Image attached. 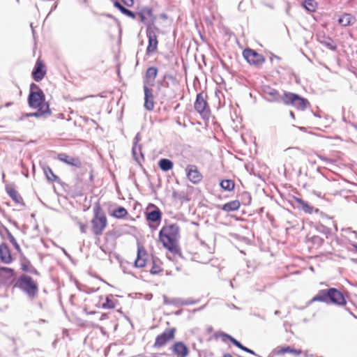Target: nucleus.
<instances>
[{
    "mask_svg": "<svg viewBox=\"0 0 357 357\" xmlns=\"http://www.w3.org/2000/svg\"><path fill=\"white\" fill-rule=\"evenodd\" d=\"M179 230L177 224H171L162 227L159 232V239L162 245L172 253L178 252L176 241L179 238Z\"/></svg>",
    "mask_w": 357,
    "mask_h": 357,
    "instance_id": "1",
    "label": "nucleus"
},
{
    "mask_svg": "<svg viewBox=\"0 0 357 357\" xmlns=\"http://www.w3.org/2000/svg\"><path fill=\"white\" fill-rule=\"evenodd\" d=\"M312 301H321L326 303H332L338 305H344L347 303L342 293L335 288L320 290L312 298Z\"/></svg>",
    "mask_w": 357,
    "mask_h": 357,
    "instance_id": "2",
    "label": "nucleus"
},
{
    "mask_svg": "<svg viewBox=\"0 0 357 357\" xmlns=\"http://www.w3.org/2000/svg\"><path fill=\"white\" fill-rule=\"evenodd\" d=\"M93 218L91 220L92 230L95 235H101L107 227V220L106 215L99 204H96L93 207Z\"/></svg>",
    "mask_w": 357,
    "mask_h": 357,
    "instance_id": "3",
    "label": "nucleus"
},
{
    "mask_svg": "<svg viewBox=\"0 0 357 357\" xmlns=\"http://www.w3.org/2000/svg\"><path fill=\"white\" fill-rule=\"evenodd\" d=\"M15 287L24 291L30 299H33L38 293L37 283L27 275H22L17 280Z\"/></svg>",
    "mask_w": 357,
    "mask_h": 357,
    "instance_id": "4",
    "label": "nucleus"
},
{
    "mask_svg": "<svg viewBox=\"0 0 357 357\" xmlns=\"http://www.w3.org/2000/svg\"><path fill=\"white\" fill-rule=\"evenodd\" d=\"M282 102L287 105H291L298 110L303 111L310 106L309 101L298 94L284 92L282 95Z\"/></svg>",
    "mask_w": 357,
    "mask_h": 357,
    "instance_id": "5",
    "label": "nucleus"
},
{
    "mask_svg": "<svg viewBox=\"0 0 357 357\" xmlns=\"http://www.w3.org/2000/svg\"><path fill=\"white\" fill-rule=\"evenodd\" d=\"M194 107L203 118H208L209 116L210 108L202 93L197 95Z\"/></svg>",
    "mask_w": 357,
    "mask_h": 357,
    "instance_id": "6",
    "label": "nucleus"
},
{
    "mask_svg": "<svg viewBox=\"0 0 357 357\" xmlns=\"http://www.w3.org/2000/svg\"><path fill=\"white\" fill-rule=\"evenodd\" d=\"M28 103L29 107L33 109L40 108L42 105L48 104L45 102V95L41 89L38 91H30Z\"/></svg>",
    "mask_w": 357,
    "mask_h": 357,
    "instance_id": "7",
    "label": "nucleus"
},
{
    "mask_svg": "<svg viewBox=\"0 0 357 357\" xmlns=\"http://www.w3.org/2000/svg\"><path fill=\"white\" fill-rule=\"evenodd\" d=\"M243 56L252 65L260 66L265 61V59L261 54L250 48L243 50Z\"/></svg>",
    "mask_w": 357,
    "mask_h": 357,
    "instance_id": "8",
    "label": "nucleus"
},
{
    "mask_svg": "<svg viewBox=\"0 0 357 357\" xmlns=\"http://www.w3.org/2000/svg\"><path fill=\"white\" fill-rule=\"evenodd\" d=\"M176 331L175 328L165 329L162 334L156 337L153 347L160 348L165 346L167 342L174 338Z\"/></svg>",
    "mask_w": 357,
    "mask_h": 357,
    "instance_id": "9",
    "label": "nucleus"
},
{
    "mask_svg": "<svg viewBox=\"0 0 357 357\" xmlns=\"http://www.w3.org/2000/svg\"><path fill=\"white\" fill-rule=\"evenodd\" d=\"M186 176L188 180L194 184L199 183L203 176L195 165H188L185 168Z\"/></svg>",
    "mask_w": 357,
    "mask_h": 357,
    "instance_id": "10",
    "label": "nucleus"
},
{
    "mask_svg": "<svg viewBox=\"0 0 357 357\" xmlns=\"http://www.w3.org/2000/svg\"><path fill=\"white\" fill-rule=\"evenodd\" d=\"M146 35L149 39V44L146 48V53L151 54L157 50L158 40L155 31L153 27H148Z\"/></svg>",
    "mask_w": 357,
    "mask_h": 357,
    "instance_id": "11",
    "label": "nucleus"
},
{
    "mask_svg": "<svg viewBox=\"0 0 357 357\" xmlns=\"http://www.w3.org/2000/svg\"><path fill=\"white\" fill-rule=\"evenodd\" d=\"M171 350L176 357H188L190 354L189 349L183 342H174L171 347Z\"/></svg>",
    "mask_w": 357,
    "mask_h": 357,
    "instance_id": "12",
    "label": "nucleus"
},
{
    "mask_svg": "<svg viewBox=\"0 0 357 357\" xmlns=\"http://www.w3.org/2000/svg\"><path fill=\"white\" fill-rule=\"evenodd\" d=\"M138 15L140 18V20L147 26V28L153 27L152 25L153 24L155 17L151 9H143L141 12L139 13Z\"/></svg>",
    "mask_w": 357,
    "mask_h": 357,
    "instance_id": "13",
    "label": "nucleus"
},
{
    "mask_svg": "<svg viewBox=\"0 0 357 357\" xmlns=\"http://www.w3.org/2000/svg\"><path fill=\"white\" fill-rule=\"evenodd\" d=\"M264 94L266 100L269 102H280L282 100V96H280L278 91L270 86L264 87Z\"/></svg>",
    "mask_w": 357,
    "mask_h": 357,
    "instance_id": "14",
    "label": "nucleus"
},
{
    "mask_svg": "<svg viewBox=\"0 0 357 357\" xmlns=\"http://www.w3.org/2000/svg\"><path fill=\"white\" fill-rule=\"evenodd\" d=\"M13 277V269L7 267L0 268V286L11 282Z\"/></svg>",
    "mask_w": 357,
    "mask_h": 357,
    "instance_id": "15",
    "label": "nucleus"
},
{
    "mask_svg": "<svg viewBox=\"0 0 357 357\" xmlns=\"http://www.w3.org/2000/svg\"><path fill=\"white\" fill-rule=\"evenodd\" d=\"M144 107L148 111H152L154 108L153 95L151 89L147 86H144Z\"/></svg>",
    "mask_w": 357,
    "mask_h": 357,
    "instance_id": "16",
    "label": "nucleus"
},
{
    "mask_svg": "<svg viewBox=\"0 0 357 357\" xmlns=\"http://www.w3.org/2000/svg\"><path fill=\"white\" fill-rule=\"evenodd\" d=\"M44 68L45 66L43 63L40 61L38 60L32 71V77L35 81L40 82L43 79L46 73Z\"/></svg>",
    "mask_w": 357,
    "mask_h": 357,
    "instance_id": "17",
    "label": "nucleus"
},
{
    "mask_svg": "<svg viewBox=\"0 0 357 357\" xmlns=\"http://www.w3.org/2000/svg\"><path fill=\"white\" fill-rule=\"evenodd\" d=\"M58 158L66 164L75 167H81L82 166V162L78 158L72 157L66 153L59 154Z\"/></svg>",
    "mask_w": 357,
    "mask_h": 357,
    "instance_id": "18",
    "label": "nucleus"
},
{
    "mask_svg": "<svg viewBox=\"0 0 357 357\" xmlns=\"http://www.w3.org/2000/svg\"><path fill=\"white\" fill-rule=\"evenodd\" d=\"M146 252L142 246L137 248V257L135 261V266L137 268H143L146 266V259L145 258Z\"/></svg>",
    "mask_w": 357,
    "mask_h": 357,
    "instance_id": "19",
    "label": "nucleus"
},
{
    "mask_svg": "<svg viewBox=\"0 0 357 357\" xmlns=\"http://www.w3.org/2000/svg\"><path fill=\"white\" fill-rule=\"evenodd\" d=\"M50 109L49 104H45L42 105L41 107L38 108V109L36 112H31V113H26L24 116L25 117H30V116H35V117H40V116H47L50 115Z\"/></svg>",
    "mask_w": 357,
    "mask_h": 357,
    "instance_id": "20",
    "label": "nucleus"
},
{
    "mask_svg": "<svg viewBox=\"0 0 357 357\" xmlns=\"http://www.w3.org/2000/svg\"><path fill=\"white\" fill-rule=\"evenodd\" d=\"M215 338L220 337L222 341L224 342H225L228 340L230 342H231L232 344H234L236 347H237L238 348L241 349V350L243 349V348L244 347L240 342L236 340L232 336H231L230 335L227 334V333H225L224 332H217V333H215Z\"/></svg>",
    "mask_w": 357,
    "mask_h": 357,
    "instance_id": "21",
    "label": "nucleus"
},
{
    "mask_svg": "<svg viewBox=\"0 0 357 357\" xmlns=\"http://www.w3.org/2000/svg\"><path fill=\"white\" fill-rule=\"evenodd\" d=\"M0 259L5 264H9L12 261L10 250L6 243L0 245Z\"/></svg>",
    "mask_w": 357,
    "mask_h": 357,
    "instance_id": "22",
    "label": "nucleus"
},
{
    "mask_svg": "<svg viewBox=\"0 0 357 357\" xmlns=\"http://www.w3.org/2000/svg\"><path fill=\"white\" fill-rule=\"evenodd\" d=\"M294 200L297 204V207L303 210L306 213L312 214L314 211L312 206L310 205L307 202L304 201L301 198L294 197ZM315 211L317 212L318 209H315Z\"/></svg>",
    "mask_w": 357,
    "mask_h": 357,
    "instance_id": "23",
    "label": "nucleus"
},
{
    "mask_svg": "<svg viewBox=\"0 0 357 357\" xmlns=\"http://www.w3.org/2000/svg\"><path fill=\"white\" fill-rule=\"evenodd\" d=\"M162 213L157 207L153 211L146 213V219L153 222H160L161 220Z\"/></svg>",
    "mask_w": 357,
    "mask_h": 357,
    "instance_id": "24",
    "label": "nucleus"
},
{
    "mask_svg": "<svg viewBox=\"0 0 357 357\" xmlns=\"http://www.w3.org/2000/svg\"><path fill=\"white\" fill-rule=\"evenodd\" d=\"M241 204L238 200H233L228 203L225 204L222 206V210L226 212H231L236 211L239 208Z\"/></svg>",
    "mask_w": 357,
    "mask_h": 357,
    "instance_id": "25",
    "label": "nucleus"
},
{
    "mask_svg": "<svg viewBox=\"0 0 357 357\" xmlns=\"http://www.w3.org/2000/svg\"><path fill=\"white\" fill-rule=\"evenodd\" d=\"M158 166L163 172H167L173 168V162L167 158H162L158 162Z\"/></svg>",
    "mask_w": 357,
    "mask_h": 357,
    "instance_id": "26",
    "label": "nucleus"
},
{
    "mask_svg": "<svg viewBox=\"0 0 357 357\" xmlns=\"http://www.w3.org/2000/svg\"><path fill=\"white\" fill-rule=\"evenodd\" d=\"M114 6L116 8H118L119 10H121V12L122 13H123L124 15H126L131 18H133V19L135 17V14L132 11H131V10H128V8H125L124 6H123L121 5V3H119V1H114Z\"/></svg>",
    "mask_w": 357,
    "mask_h": 357,
    "instance_id": "27",
    "label": "nucleus"
},
{
    "mask_svg": "<svg viewBox=\"0 0 357 357\" xmlns=\"http://www.w3.org/2000/svg\"><path fill=\"white\" fill-rule=\"evenodd\" d=\"M354 20V18L351 14H344L339 18L338 22L342 26H346L351 24Z\"/></svg>",
    "mask_w": 357,
    "mask_h": 357,
    "instance_id": "28",
    "label": "nucleus"
},
{
    "mask_svg": "<svg viewBox=\"0 0 357 357\" xmlns=\"http://www.w3.org/2000/svg\"><path fill=\"white\" fill-rule=\"evenodd\" d=\"M6 191L14 202L18 204L22 203V197L14 188H6Z\"/></svg>",
    "mask_w": 357,
    "mask_h": 357,
    "instance_id": "29",
    "label": "nucleus"
},
{
    "mask_svg": "<svg viewBox=\"0 0 357 357\" xmlns=\"http://www.w3.org/2000/svg\"><path fill=\"white\" fill-rule=\"evenodd\" d=\"M303 6L307 11L314 12L317 7V3L314 0H304Z\"/></svg>",
    "mask_w": 357,
    "mask_h": 357,
    "instance_id": "30",
    "label": "nucleus"
},
{
    "mask_svg": "<svg viewBox=\"0 0 357 357\" xmlns=\"http://www.w3.org/2000/svg\"><path fill=\"white\" fill-rule=\"evenodd\" d=\"M158 69L155 67H150L146 70V79L150 81H153L157 77Z\"/></svg>",
    "mask_w": 357,
    "mask_h": 357,
    "instance_id": "31",
    "label": "nucleus"
},
{
    "mask_svg": "<svg viewBox=\"0 0 357 357\" xmlns=\"http://www.w3.org/2000/svg\"><path fill=\"white\" fill-rule=\"evenodd\" d=\"M220 186L226 191H231L234 188V183L232 180L225 179L220 182Z\"/></svg>",
    "mask_w": 357,
    "mask_h": 357,
    "instance_id": "32",
    "label": "nucleus"
},
{
    "mask_svg": "<svg viewBox=\"0 0 357 357\" xmlns=\"http://www.w3.org/2000/svg\"><path fill=\"white\" fill-rule=\"evenodd\" d=\"M43 172L48 181H56L58 179V177L53 173L52 169L50 167H44Z\"/></svg>",
    "mask_w": 357,
    "mask_h": 357,
    "instance_id": "33",
    "label": "nucleus"
},
{
    "mask_svg": "<svg viewBox=\"0 0 357 357\" xmlns=\"http://www.w3.org/2000/svg\"><path fill=\"white\" fill-rule=\"evenodd\" d=\"M286 353H290V354H294L295 356H298V355L301 354V350L294 349H291L290 347H285L281 348L278 351V354H284Z\"/></svg>",
    "mask_w": 357,
    "mask_h": 357,
    "instance_id": "34",
    "label": "nucleus"
},
{
    "mask_svg": "<svg viewBox=\"0 0 357 357\" xmlns=\"http://www.w3.org/2000/svg\"><path fill=\"white\" fill-rule=\"evenodd\" d=\"M181 299L178 298H169L167 296H163V303L165 305H181Z\"/></svg>",
    "mask_w": 357,
    "mask_h": 357,
    "instance_id": "35",
    "label": "nucleus"
},
{
    "mask_svg": "<svg viewBox=\"0 0 357 357\" xmlns=\"http://www.w3.org/2000/svg\"><path fill=\"white\" fill-rule=\"evenodd\" d=\"M127 214H128L127 210L123 206L118 207L113 212V215L117 218H124Z\"/></svg>",
    "mask_w": 357,
    "mask_h": 357,
    "instance_id": "36",
    "label": "nucleus"
},
{
    "mask_svg": "<svg viewBox=\"0 0 357 357\" xmlns=\"http://www.w3.org/2000/svg\"><path fill=\"white\" fill-rule=\"evenodd\" d=\"M132 151L133 157L135 158V159L136 160H138L139 155L141 157L143 156V155L142 153V146L140 144H133Z\"/></svg>",
    "mask_w": 357,
    "mask_h": 357,
    "instance_id": "37",
    "label": "nucleus"
},
{
    "mask_svg": "<svg viewBox=\"0 0 357 357\" xmlns=\"http://www.w3.org/2000/svg\"><path fill=\"white\" fill-rule=\"evenodd\" d=\"M6 233L8 234V238L10 242L13 244V245L15 247V248L16 250H20V245L17 243V242L15 240V238H14V236L12 235V234L7 229H6Z\"/></svg>",
    "mask_w": 357,
    "mask_h": 357,
    "instance_id": "38",
    "label": "nucleus"
},
{
    "mask_svg": "<svg viewBox=\"0 0 357 357\" xmlns=\"http://www.w3.org/2000/svg\"><path fill=\"white\" fill-rule=\"evenodd\" d=\"M326 47H327L328 49L331 50H335L337 47L334 44L333 40L331 38H328L325 40L324 41L321 42Z\"/></svg>",
    "mask_w": 357,
    "mask_h": 357,
    "instance_id": "39",
    "label": "nucleus"
},
{
    "mask_svg": "<svg viewBox=\"0 0 357 357\" xmlns=\"http://www.w3.org/2000/svg\"><path fill=\"white\" fill-rule=\"evenodd\" d=\"M103 308L112 309L115 307L114 303L108 296L106 298V301L102 305Z\"/></svg>",
    "mask_w": 357,
    "mask_h": 357,
    "instance_id": "40",
    "label": "nucleus"
},
{
    "mask_svg": "<svg viewBox=\"0 0 357 357\" xmlns=\"http://www.w3.org/2000/svg\"><path fill=\"white\" fill-rule=\"evenodd\" d=\"M196 303H197V301H195L191 298H188L186 300L181 299V305H190L195 304Z\"/></svg>",
    "mask_w": 357,
    "mask_h": 357,
    "instance_id": "41",
    "label": "nucleus"
},
{
    "mask_svg": "<svg viewBox=\"0 0 357 357\" xmlns=\"http://www.w3.org/2000/svg\"><path fill=\"white\" fill-rule=\"evenodd\" d=\"M160 271H161V269H160V266L153 264L150 272L151 274H157L159 272H160Z\"/></svg>",
    "mask_w": 357,
    "mask_h": 357,
    "instance_id": "42",
    "label": "nucleus"
},
{
    "mask_svg": "<svg viewBox=\"0 0 357 357\" xmlns=\"http://www.w3.org/2000/svg\"><path fill=\"white\" fill-rule=\"evenodd\" d=\"M345 231H349V232L351 234V238H357V232H356V231H352L351 228H347V229H346V230H345Z\"/></svg>",
    "mask_w": 357,
    "mask_h": 357,
    "instance_id": "43",
    "label": "nucleus"
},
{
    "mask_svg": "<svg viewBox=\"0 0 357 357\" xmlns=\"http://www.w3.org/2000/svg\"><path fill=\"white\" fill-rule=\"evenodd\" d=\"M141 140V135L140 133H137L135 138H134V142H133V144H139V142Z\"/></svg>",
    "mask_w": 357,
    "mask_h": 357,
    "instance_id": "44",
    "label": "nucleus"
},
{
    "mask_svg": "<svg viewBox=\"0 0 357 357\" xmlns=\"http://www.w3.org/2000/svg\"><path fill=\"white\" fill-rule=\"evenodd\" d=\"M121 1L126 6H127L128 7L132 6V5L134 4L133 0H121Z\"/></svg>",
    "mask_w": 357,
    "mask_h": 357,
    "instance_id": "45",
    "label": "nucleus"
},
{
    "mask_svg": "<svg viewBox=\"0 0 357 357\" xmlns=\"http://www.w3.org/2000/svg\"><path fill=\"white\" fill-rule=\"evenodd\" d=\"M242 350L244 351H246L248 353H250V354H251L252 355L259 356L254 351H252V349H249V348H248V347H246L245 346L243 347Z\"/></svg>",
    "mask_w": 357,
    "mask_h": 357,
    "instance_id": "46",
    "label": "nucleus"
},
{
    "mask_svg": "<svg viewBox=\"0 0 357 357\" xmlns=\"http://www.w3.org/2000/svg\"><path fill=\"white\" fill-rule=\"evenodd\" d=\"M79 229H80V231L82 233H86V225L82 223V222H79Z\"/></svg>",
    "mask_w": 357,
    "mask_h": 357,
    "instance_id": "47",
    "label": "nucleus"
},
{
    "mask_svg": "<svg viewBox=\"0 0 357 357\" xmlns=\"http://www.w3.org/2000/svg\"><path fill=\"white\" fill-rule=\"evenodd\" d=\"M319 158L321 160L325 161L327 164L333 163V162H334V160L333 159H329V158H326L324 156H320Z\"/></svg>",
    "mask_w": 357,
    "mask_h": 357,
    "instance_id": "48",
    "label": "nucleus"
},
{
    "mask_svg": "<svg viewBox=\"0 0 357 357\" xmlns=\"http://www.w3.org/2000/svg\"><path fill=\"white\" fill-rule=\"evenodd\" d=\"M37 90L39 91V87L37 84H34V83H32L31 85H30V91H33V90Z\"/></svg>",
    "mask_w": 357,
    "mask_h": 357,
    "instance_id": "49",
    "label": "nucleus"
},
{
    "mask_svg": "<svg viewBox=\"0 0 357 357\" xmlns=\"http://www.w3.org/2000/svg\"><path fill=\"white\" fill-rule=\"evenodd\" d=\"M55 2L53 4L50 13H48L47 16L53 11L56 8H57V6H58V1L59 0H54Z\"/></svg>",
    "mask_w": 357,
    "mask_h": 357,
    "instance_id": "50",
    "label": "nucleus"
},
{
    "mask_svg": "<svg viewBox=\"0 0 357 357\" xmlns=\"http://www.w3.org/2000/svg\"><path fill=\"white\" fill-rule=\"evenodd\" d=\"M164 79L172 80V81H173L174 79L173 75H172L171 74H165L164 76Z\"/></svg>",
    "mask_w": 357,
    "mask_h": 357,
    "instance_id": "51",
    "label": "nucleus"
},
{
    "mask_svg": "<svg viewBox=\"0 0 357 357\" xmlns=\"http://www.w3.org/2000/svg\"><path fill=\"white\" fill-rule=\"evenodd\" d=\"M350 244L353 247V248L351 249V250L357 252V243H351Z\"/></svg>",
    "mask_w": 357,
    "mask_h": 357,
    "instance_id": "52",
    "label": "nucleus"
},
{
    "mask_svg": "<svg viewBox=\"0 0 357 357\" xmlns=\"http://www.w3.org/2000/svg\"><path fill=\"white\" fill-rule=\"evenodd\" d=\"M229 307H230L231 308H232V309H235V310H239V309H240L238 307L236 306V305H234V304L230 305H229Z\"/></svg>",
    "mask_w": 357,
    "mask_h": 357,
    "instance_id": "53",
    "label": "nucleus"
},
{
    "mask_svg": "<svg viewBox=\"0 0 357 357\" xmlns=\"http://www.w3.org/2000/svg\"><path fill=\"white\" fill-rule=\"evenodd\" d=\"M107 314H102L100 316V320H103V319H106V318H107Z\"/></svg>",
    "mask_w": 357,
    "mask_h": 357,
    "instance_id": "54",
    "label": "nucleus"
},
{
    "mask_svg": "<svg viewBox=\"0 0 357 357\" xmlns=\"http://www.w3.org/2000/svg\"><path fill=\"white\" fill-rule=\"evenodd\" d=\"M290 116H291V117L292 119H295V116H294V112H290Z\"/></svg>",
    "mask_w": 357,
    "mask_h": 357,
    "instance_id": "55",
    "label": "nucleus"
},
{
    "mask_svg": "<svg viewBox=\"0 0 357 357\" xmlns=\"http://www.w3.org/2000/svg\"><path fill=\"white\" fill-rule=\"evenodd\" d=\"M224 357H233L230 354H224Z\"/></svg>",
    "mask_w": 357,
    "mask_h": 357,
    "instance_id": "56",
    "label": "nucleus"
},
{
    "mask_svg": "<svg viewBox=\"0 0 357 357\" xmlns=\"http://www.w3.org/2000/svg\"><path fill=\"white\" fill-rule=\"evenodd\" d=\"M279 313H280L279 310H275V314L278 315V314H279Z\"/></svg>",
    "mask_w": 357,
    "mask_h": 357,
    "instance_id": "57",
    "label": "nucleus"
},
{
    "mask_svg": "<svg viewBox=\"0 0 357 357\" xmlns=\"http://www.w3.org/2000/svg\"><path fill=\"white\" fill-rule=\"evenodd\" d=\"M299 129H300L301 130H305V128H304V127H300V128H299Z\"/></svg>",
    "mask_w": 357,
    "mask_h": 357,
    "instance_id": "58",
    "label": "nucleus"
},
{
    "mask_svg": "<svg viewBox=\"0 0 357 357\" xmlns=\"http://www.w3.org/2000/svg\"><path fill=\"white\" fill-rule=\"evenodd\" d=\"M22 269H23L24 271H26V268L25 266H23Z\"/></svg>",
    "mask_w": 357,
    "mask_h": 357,
    "instance_id": "59",
    "label": "nucleus"
},
{
    "mask_svg": "<svg viewBox=\"0 0 357 357\" xmlns=\"http://www.w3.org/2000/svg\"><path fill=\"white\" fill-rule=\"evenodd\" d=\"M230 286H231V287H233V283H232V282H230Z\"/></svg>",
    "mask_w": 357,
    "mask_h": 357,
    "instance_id": "60",
    "label": "nucleus"
},
{
    "mask_svg": "<svg viewBox=\"0 0 357 357\" xmlns=\"http://www.w3.org/2000/svg\"><path fill=\"white\" fill-rule=\"evenodd\" d=\"M12 105V102L8 103L7 105Z\"/></svg>",
    "mask_w": 357,
    "mask_h": 357,
    "instance_id": "61",
    "label": "nucleus"
},
{
    "mask_svg": "<svg viewBox=\"0 0 357 357\" xmlns=\"http://www.w3.org/2000/svg\"><path fill=\"white\" fill-rule=\"evenodd\" d=\"M12 105V102L8 103L7 105Z\"/></svg>",
    "mask_w": 357,
    "mask_h": 357,
    "instance_id": "62",
    "label": "nucleus"
}]
</instances>
